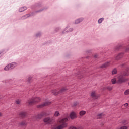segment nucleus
Segmentation results:
<instances>
[{
    "label": "nucleus",
    "instance_id": "1",
    "mask_svg": "<svg viewBox=\"0 0 129 129\" xmlns=\"http://www.w3.org/2000/svg\"><path fill=\"white\" fill-rule=\"evenodd\" d=\"M121 67H122L123 68H126V71L123 74H121L118 76L117 78V80L115 78L112 79L111 80L112 84H115V83H116V81H117L118 83H123L124 82H126V81H127V79L125 78L124 76H128L129 69L126 67V64L125 63L122 64L121 66Z\"/></svg>",
    "mask_w": 129,
    "mask_h": 129
},
{
    "label": "nucleus",
    "instance_id": "2",
    "mask_svg": "<svg viewBox=\"0 0 129 129\" xmlns=\"http://www.w3.org/2000/svg\"><path fill=\"white\" fill-rule=\"evenodd\" d=\"M67 121H68V118H67L61 119L59 121L60 125L58 126H54L52 127V129H63L64 127H66L67 126Z\"/></svg>",
    "mask_w": 129,
    "mask_h": 129
},
{
    "label": "nucleus",
    "instance_id": "3",
    "mask_svg": "<svg viewBox=\"0 0 129 129\" xmlns=\"http://www.w3.org/2000/svg\"><path fill=\"white\" fill-rule=\"evenodd\" d=\"M68 90V89H67V87H63L59 91V90H53L52 91V93L54 95H58V94H60V93H64V92H66Z\"/></svg>",
    "mask_w": 129,
    "mask_h": 129
},
{
    "label": "nucleus",
    "instance_id": "4",
    "mask_svg": "<svg viewBox=\"0 0 129 129\" xmlns=\"http://www.w3.org/2000/svg\"><path fill=\"white\" fill-rule=\"evenodd\" d=\"M41 100V99L39 97L33 98L31 99H29L27 101V103L29 105H32L33 103H36V102H39Z\"/></svg>",
    "mask_w": 129,
    "mask_h": 129
},
{
    "label": "nucleus",
    "instance_id": "5",
    "mask_svg": "<svg viewBox=\"0 0 129 129\" xmlns=\"http://www.w3.org/2000/svg\"><path fill=\"white\" fill-rule=\"evenodd\" d=\"M17 65V63L12 62V63H10L8 65L6 66L4 68V70H5V71H8V70H11L15 68V67H16Z\"/></svg>",
    "mask_w": 129,
    "mask_h": 129
},
{
    "label": "nucleus",
    "instance_id": "6",
    "mask_svg": "<svg viewBox=\"0 0 129 129\" xmlns=\"http://www.w3.org/2000/svg\"><path fill=\"white\" fill-rule=\"evenodd\" d=\"M47 115H48V114H47V113H46V112L43 111L41 113H40V114L37 115L36 116H34L33 117V118H42V117H43V116H47Z\"/></svg>",
    "mask_w": 129,
    "mask_h": 129
},
{
    "label": "nucleus",
    "instance_id": "7",
    "mask_svg": "<svg viewBox=\"0 0 129 129\" xmlns=\"http://www.w3.org/2000/svg\"><path fill=\"white\" fill-rule=\"evenodd\" d=\"M50 104H51V102L47 101L43 103L41 105H39L38 106H37V107L38 108H42V107H44L45 106L50 105Z\"/></svg>",
    "mask_w": 129,
    "mask_h": 129
},
{
    "label": "nucleus",
    "instance_id": "8",
    "mask_svg": "<svg viewBox=\"0 0 129 129\" xmlns=\"http://www.w3.org/2000/svg\"><path fill=\"white\" fill-rule=\"evenodd\" d=\"M123 56H124V53L123 52L119 53L115 57V60H119V59H121Z\"/></svg>",
    "mask_w": 129,
    "mask_h": 129
},
{
    "label": "nucleus",
    "instance_id": "9",
    "mask_svg": "<svg viewBox=\"0 0 129 129\" xmlns=\"http://www.w3.org/2000/svg\"><path fill=\"white\" fill-rule=\"evenodd\" d=\"M91 96L93 99H97L98 98V95L95 93V92H92Z\"/></svg>",
    "mask_w": 129,
    "mask_h": 129
},
{
    "label": "nucleus",
    "instance_id": "10",
    "mask_svg": "<svg viewBox=\"0 0 129 129\" xmlns=\"http://www.w3.org/2000/svg\"><path fill=\"white\" fill-rule=\"evenodd\" d=\"M27 112H25V111H22L20 113H19V116H20V117H26V116H27Z\"/></svg>",
    "mask_w": 129,
    "mask_h": 129
},
{
    "label": "nucleus",
    "instance_id": "11",
    "mask_svg": "<svg viewBox=\"0 0 129 129\" xmlns=\"http://www.w3.org/2000/svg\"><path fill=\"white\" fill-rule=\"evenodd\" d=\"M77 116H76V113L74 112H72L70 114V118L71 119H74V118H76Z\"/></svg>",
    "mask_w": 129,
    "mask_h": 129
},
{
    "label": "nucleus",
    "instance_id": "12",
    "mask_svg": "<svg viewBox=\"0 0 129 129\" xmlns=\"http://www.w3.org/2000/svg\"><path fill=\"white\" fill-rule=\"evenodd\" d=\"M83 20H84V18H79L75 21V24H79L80 23H81V22H82Z\"/></svg>",
    "mask_w": 129,
    "mask_h": 129
},
{
    "label": "nucleus",
    "instance_id": "13",
    "mask_svg": "<svg viewBox=\"0 0 129 129\" xmlns=\"http://www.w3.org/2000/svg\"><path fill=\"white\" fill-rule=\"evenodd\" d=\"M44 122H46L47 123H51V122H52V119L49 117H46L44 118Z\"/></svg>",
    "mask_w": 129,
    "mask_h": 129
},
{
    "label": "nucleus",
    "instance_id": "14",
    "mask_svg": "<svg viewBox=\"0 0 129 129\" xmlns=\"http://www.w3.org/2000/svg\"><path fill=\"white\" fill-rule=\"evenodd\" d=\"M110 62H107L103 64L102 66H101V68H106V67H108L109 66Z\"/></svg>",
    "mask_w": 129,
    "mask_h": 129
},
{
    "label": "nucleus",
    "instance_id": "15",
    "mask_svg": "<svg viewBox=\"0 0 129 129\" xmlns=\"http://www.w3.org/2000/svg\"><path fill=\"white\" fill-rule=\"evenodd\" d=\"M29 17H31V14H26L21 17V20H26V19H27V18H29Z\"/></svg>",
    "mask_w": 129,
    "mask_h": 129
},
{
    "label": "nucleus",
    "instance_id": "16",
    "mask_svg": "<svg viewBox=\"0 0 129 129\" xmlns=\"http://www.w3.org/2000/svg\"><path fill=\"white\" fill-rule=\"evenodd\" d=\"M28 8H27V7H21L19 11L20 12V13H22V12H24V11H26V10H27Z\"/></svg>",
    "mask_w": 129,
    "mask_h": 129
},
{
    "label": "nucleus",
    "instance_id": "17",
    "mask_svg": "<svg viewBox=\"0 0 129 129\" xmlns=\"http://www.w3.org/2000/svg\"><path fill=\"white\" fill-rule=\"evenodd\" d=\"M77 77H78V78H80V79L83 78V74L78 73Z\"/></svg>",
    "mask_w": 129,
    "mask_h": 129
},
{
    "label": "nucleus",
    "instance_id": "18",
    "mask_svg": "<svg viewBox=\"0 0 129 129\" xmlns=\"http://www.w3.org/2000/svg\"><path fill=\"white\" fill-rule=\"evenodd\" d=\"M117 73V70L116 69H114L112 71V74L113 75L114 74H116Z\"/></svg>",
    "mask_w": 129,
    "mask_h": 129
},
{
    "label": "nucleus",
    "instance_id": "19",
    "mask_svg": "<svg viewBox=\"0 0 129 129\" xmlns=\"http://www.w3.org/2000/svg\"><path fill=\"white\" fill-rule=\"evenodd\" d=\"M79 113L81 116H83V115H84L86 113V112L85 111H81Z\"/></svg>",
    "mask_w": 129,
    "mask_h": 129
},
{
    "label": "nucleus",
    "instance_id": "20",
    "mask_svg": "<svg viewBox=\"0 0 129 129\" xmlns=\"http://www.w3.org/2000/svg\"><path fill=\"white\" fill-rule=\"evenodd\" d=\"M42 36V33L41 32H38L35 34V37L37 38H39V37H41Z\"/></svg>",
    "mask_w": 129,
    "mask_h": 129
},
{
    "label": "nucleus",
    "instance_id": "21",
    "mask_svg": "<svg viewBox=\"0 0 129 129\" xmlns=\"http://www.w3.org/2000/svg\"><path fill=\"white\" fill-rule=\"evenodd\" d=\"M35 7L40 8V7H42V4L41 3H36L35 4Z\"/></svg>",
    "mask_w": 129,
    "mask_h": 129
},
{
    "label": "nucleus",
    "instance_id": "22",
    "mask_svg": "<svg viewBox=\"0 0 129 129\" xmlns=\"http://www.w3.org/2000/svg\"><path fill=\"white\" fill-rule=\"evenodd\" d=\"M104 20V18H101L98 20V23L99 24H101L103 20Z\"/></svg>",
    "mask_w": 129,
    "mask_h": 129
},
{
    "label": "nucleus",
    "instance_id": "23",
    "mask_svg": "<svg viewBox=\"0 0 129 129\" xmlns=\"http://www.w3.org/2000/svg\"><path fill=\"white\" fill-rule=\"evenodd\" d=\"M72 31H73V28H71L69 30L66 31V33H70V32H72Z\"/></svg>",
    "mask_w": 129,
    "mask_h": 129
},
{
    "label": "nucleus",
    "instance_id": "24",
    "mask_svg": "<svg viewBox=\"0 0 129 129\" xmlns=\"http://www.w3.org/2000/svg\"><path fill=\"white\" fill-rule=\"evenodd\" d=\"M55 116H59L60 115V113H59V111H56L54 113Z\"/></svg>",
    "mask_w": 129,
    "mask_h": 129
},
{
    "label": "nucleus",
    "instance_id": "25",
    "mask_svg": "<svg viewBox=\"0 0 129 129\" xmlns=\"http://www.w3.org/2000/svg\"><path fill=\"white\" fill-rule=\"evenodd\" d=\"M124 94H125V95H128V94H129V89L126 90L124 92Z\"/></svg>",
    "mask_w": 129,
    "mask_h": 129
},
{
    "label": "nucleus",
    "instance_id": "26",
    "mask_svg": "<svg viewBox=\"0 0 129 129\" xmlns=\"http://www.w3.org/2000/svg\"><path fill=\"white\" fill-rule=\"evenodd\" d=\"M21 125H27V123L26 122V121H22L21 123Z\"/></svg>",
    "mask_w": 129,
    "mask_h": 129
},
{
    "label": "nucleus",
    "instance_id": "27",
    "mask_svg": "<svg viewBox=\"0 0 129 129\" xmlns=\"http://www.w3.org/2000/svg\"><path fill=\"white\" fill-rule=\"evenodd\" d=\"M44 11V9H40L39 10L36 11L35 13H41V12H43Z\"/></svg>",
    "mask_w": 129,
    "mask_h": 129
},
{
    "label": "nucleus",
    "instance_id": "28",
    "mask_svg": "<svg viewBox=\"0 0 129 129\" xmlns=\"http://www.w3.org/2000/svg\"><path fill=\"white\" fill-rule=\"evenodd\" d=\"M103 114L102 113H100V114H99L98 115H97V118H101V116H102V115Z\"/></svg>",
    "mask_w": 129,
    "mask_h": 129
},
{
    "label": "nucleus",
    "instance_id": "29",
    "mask_svg": "<svg viewBox=\"0 0 129 129\" xmlns=\"http://www.w3.org/2000/svg\"><path fill=\"white\" fill-rule=\"evenodd\" d=\"M107 89H108V90H112V87L111 86H108L107 87Z\"/></svg>",
    "mask_w": 129,
    "mask_h": 129
},
{
    "label": "nucleus",
    "instance_id": "30",
    "mask_svg": "<svg viewBox=\"0 0 129 129\" xmlns=\"http://www.w3.org/2000/svg\"><path fill=\"white\" fill-rule=\"evenodd\" d=\"M121 46H118V47H117L116 48V51H118V50H119V49H121Z\"/></svg>",
    "mask_w": 129,
    "mask_h": 129
},
{
    "label": "nucleus",
    "instance_id": "31",
    "mask_svg": "<svg viewBox=\"0 0 129 129\" xmlns=\"http://www.w3.org/2000/svg\"><path fill=\"white\" fill-rule=\"evenodd\" d=\"M122 124H123L124 125H125L126 124V120H123L122 121Z\"/></svg>",
    "mask_w": 129,
    "mask_h": 129
},
{
    "label": "nucleus",
    "instance_id": "32",
    "mask_svg": "<svg viewBox=\"0 0 129 129\" xmlns=\"http://www.w3.org/2000/svg\"><path fill=\"white\" fill-rule=\"evenodd\" d=\"M125 52H129V46H127V47L125 48Z\"/></svg>",
    "mask_w": 129,
    "mask_h": 129
},
{
    "label": "nucleus",
    "instance_id": "33",
    "mask_svg": "<svg viewBox=\"0 0 129 129\" xmlns=\"http://www.w3.org/2000/svg\"><path fill=\"white\" fill-rule=\"evenodd\" d=\"M69 129H77V128H76V127L72 126H70V127L69 128Z\"/></svg>",
    "mask_w": 129,
    "mask_h": 129
},
{
    "label": "nucleus",
    "instance_id": "34",
    "mask_svg": "<svg viewBox=\"0 0 129 129\" xmlns=\"http://www.w3.org/2000/svg\"><path fill=\"white\" fill-rule=\"evenodd\" d=\"M32 79V77L29 76L28 78V82H30V81H31V80Z\"/></svg>",
    "mask_w": 129,
    "mask_h": 129
},
{
    "label": "nucleus",
    "instance_id": "35",
    "mask_svg": "<svg viewBox=\"0 0 129 129\" xmlns=\"http://www.w3.org/2000/svg\"><path fill=\"white\" fill-rule=\"evenodd\" d=\"M16 104H20L21 103V101L18 100L17 101H16Z\"/></svg>",
    "mask_w": 129,
    "mask_h": 129
},
{
    "label": "nucleus",
    "instance_id": "36",
    "mask_svg": "<svg viewBox=\"0 0 129 129\" xmlns=\"http://www.w3.org/2000/svg\"><path fill=\"white\" fill-rule=\"evenodd\" d=\"M4 55V53L2 52H0V58Z\"/></svg>",
    "mask_w": 129,
    "mask_h": 129
},
{
    "label": "nucleus",
    "instance_id": "37",
    "mask_svg": "<svg viewBox=\"0 0 129 129\" xmlns=\"http://www.w3.org/2000/svg\"><path fill=\"white\" fill-rule=\"evenodd\" d=\"M124 106L125 107H126L127 106H128V103H126L125 104H124Z\"/></svg>",
    "mask_w": 129,
    "mask_h": 129
},
{
    "label": "nucleus",
    "instance_id": "38",
    "mask_svg": "<svg viewBox=\"0 0 129 129\" xmlns=\"http://www.w3.org/2000/svg\"><path fill=\"white\" fill-rule=\"evenodd\" d=\"M76 105H77V103H74L73 106H76Z\"/></svg>",
    "mask_w": 129,
    "mask_h": 129
},
{
    "label": "nucleus",
    "instance_id": "39",
    "mask_svg": "<svg viewBox=\"0 0 129 129\" xmlns=\"http://www.w3.org/2000/svg\"><path fill=\"white\" fill-rule=\"evenodd\" d=\"M94 58H95V59L97 58V55L95 54V55H94Z\"/></svg>",
    "mask_w": 129,
    "mask_h": 129
},
{
    "label": "nucleus",
    "instance_id": "40",
    "mask_svg": "<svg viewBox=\"0 0 129 129\" xmlns=\"http://www.w3.org/2000/svg\"><path fill=\"white\" fill-rule=\"evenodd\" d=\"M67 29H68V27H67L64 29V31H66V30H67Z\"/></svg>",
    "mask_w": 129,
    "mask_h": 129
},
{
    "label": "nucleus",
    "instance_id": "41",
    "mask_svg": "<svg viewBox=\"0 0 129 129\" xmlns=\"http://www.w3.org/2000/svg\"><path fill=\"white\" fill-rule=\"evenodd\" d=\"M0 116H2V113H0Z\"/></svg>",
    "mask_w": 129,
    "mask_h": 129
},
{
    "label": "nucleus",
    "instance_id": "42",
    "mask_svg": "<svg viewBox=\"0 0 129 129\" xmlns=\"http://www.w3.org/2000/svg\"><path fill=\"white\" fill-rule=\"evenodd\" d=\"M64 31H63V32H62V34H64Z\"/></svg>",
    "mask_w": 129,
    "mask_h": 129
}]
</instances>
